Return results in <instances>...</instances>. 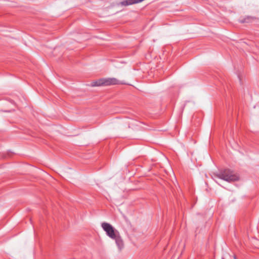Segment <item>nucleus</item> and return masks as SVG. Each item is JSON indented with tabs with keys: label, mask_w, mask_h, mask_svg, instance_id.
<instances>
[{
	"label": "nucleus",
	"mask_w": 259,
	"mask_h": 259,
	"mask_svg": "<svg viewBox=\"0 0 259 259\" xmlns=\"http://www.w3.org/2000/svg\"><path fill=\"white\" fill-rule=\"evenodd\" d=\"M115 240L116 243L117 245L118 246L119 249L122 248V247L123 246V243L122 239L121 238V237L120 236V234L117 236V237L113 239Z\"/></svg>",
	"instance_id": "obj_5"
},
{
	"label": "nucleus",
	"mask_w": 259,
	"mask_h": 259,
	"mask_svg": "<svg viewBox=\"0 0 259 259\" xmlns=\"http://www.w3.org/2000/svg\"><path fill=\"white\" fill-rule=\"evenodd\" d=\"M101 226L103 229L106 232L107 235L110 238L113 239L119 235V232L110 224L103 223Z\"/></svg>",
	"instance_id": "obj_1"
},
{
	"label": "nucleus",
	"mask_w": 259,
	"mask_h": 259,
	"mask_svg": "<svg viewBox=\"0 0 259 259\" xmlns=\"http://www.w3.org/2000/svg\"><path fill=\"white\" fill-rule=\"evenodd\" d=\"M219 178L228 182L235 181L238 180V175L229 169H225L221 172L219 174Z\"/></svg>",
	"instance_id": "obj_2"
},
{
	"label": "nucleus",
	"mask_w": 259,
	"mask_h": 259,
	"mask_svg": "<svg viewBox=\"0 0 259 259\" xmlns=\"http://www.w3.org/2000/svg\"><path fill=\"white\" fill-rule=\"evenodd\" d=\"M118 81L115 78H102L99 79L92 83L93 86L109 85L116 84Z\"/></svg>",
	"instance_id": "obj_3"
},
{
	"label": "nucleus",
	"mask_w": 259,
	"mask_h": 259,
	"mask_svg": "<svg viewBox=\"0 0 259 259\" xmlns=\"http://www.w3.org/2000/svg\"><path fill=\"white\" fill-rule=\"evenodd\" d=\"M144 0H125L121 2V5L123 6H127L134 4L142 2Z\"/></svg>",
	"instance_id": "obj_4"
}]
</instances>
